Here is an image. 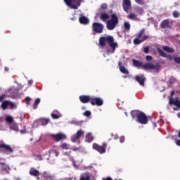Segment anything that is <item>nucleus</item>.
<instances>
[{"instance_id": "10", "label": "nucleus", "mask_w": 180, "mask_h": 180, "mask_svg": "<svg viewBox=\"0 0 180 180\" xmlns=\"http://www.w3.org/2000/svg\"><path fill=\"white\" fill-rule=\"evenodd\" d=\"M122 8L126 13H129V11L131 8V1L130 0H123L122 1Z\"/></svg>"}, {"instance_id": "58", "label": "nucleus", "mask_w": 180, "mask_h": 180, "mask_svg": "<svg viewBox=\"0 0 180 180\" xmlns=\"http://www.w3.org/2000/svg\"><path fill=\"white\" fill-rule=\"evenodd\" d=\"M20 133H21L22 134H23V133H25V132H23V130H20Z\"/></svg>"}, {"instance_id": "49", "label": "nucleus", "mask_w": 180, "mask_h": 180, "mask_svg": "<svg viewBox=\"0 0 180 180\" xmlns=\"http://www.w3.org/2000/svg\"><path fill=\"white\" fill-rule=\"evenodd\" d=\"M102 180H113L111 177L103 178Z\"/></svg>"}, {"instance_id": "24", "label": "nucleus", "mask_w": 180, "mask_h": 180, "mask_svg": "<svg viewBox=\"0 0 180 180\" xmlns=\"http://www.w3.org/2000/svg\"><path fill=\"white\" fill-rule=\"evenodd\" d=\"M118 65H120V71L122 72V74L129 75V70L124 68V66H122V63L119 62Z\"/></svg>"}, {"instance_id": "11", "label": "nucleus", "mask_w": 180, "mask_h": 180, "mask_svg": "<svg viewBox=\"0 0 180 180\" xmlns=\"http://www.w3.org/2000/svg\"><path fill=\"white\" fill-rule=\"evenodd\" d=\"M157 51L158 53H159L160 56L161 57H163L164 58H165L167 57V58H168V60H169V61H172V60H174V58H175V57H172V56L171 55H167L165 52H164V51H162V49H161V48L158 47L157 48Z\"/></svg>"}, {"instance_id": "47", "label": "nucleus", "mask_w": 180, "mask_h": 180, "mask_svg": "<svg viewBox=\"0 0 180 180\" xmlns=\"http://www.w3.org/2000/svg\"><path fill=\"white\" fill-rule=\"evenodd\" d=\"M54 153H55L56 157H57L58 155H60V152H58V150H54Z\"/></svg>"}, {"instance_id": "8", "label": "nucleus", "mask_w": 180, "mask_h": 180, "mask_svg": "<svg viewBox=\"0 0 180 180\" xmlns=\"http://www.w3.org/2000/svg\"><path fill=\"white\" fill-rule=\"evenodd\" d=\"M90 103L92 106H95V105H96V106H102V105H103V99L99 97H91Z\"/></svg>"}, {"instance_id": "46", "label": "nucleus", "mask_w": 180, "mask_h": 180, "mask_svg": "<svg viewBox=\"0 0 180 180\" xmlns=\"http://www.w3.org/2000/svg\"><path fill=\"white\" fill-rule=\"evenodd\" d=\"M120 143H124V136H121L120 138Z\"/></svg>"}, {"instance_id": "26", "label": "nucleus", "mask_w": 180, "mask_h": 180, "mask_svg": "<svg viewBox=\"0 0 180 180\" xmlns=\"http://www.w3.org/2000/svg\"><path fill=\"white\" fill-rule=\"evenodd\" d=\"M132 63H133L134 67H140V68H143V66L144 65H143V62L139 61L136 59H133Z\"/></svg>"}, {"instance_id": "35", "label": "nucleus", "mask_w": 180, "mask_h": 180, "mask_svg": "<svg viewBox=\"0 0 180 180\" xmlns=\"http://www.w3.org/2000/svg\"><path fill=\"white\" fill-rule=\"evenodd\" d=\"M124 27L125 30H130V27H131L130 22H125L124 23Z\"/></svg>"}, {"instance_id": "56", "label": "nucleus", "mask_w": 180, "mask_h": 180, "mask_svg": "<svg viewBox=\"0 0 180 180\" xmlns=\"http://www.w3.org/2000/svg\"><path fill=\"white\" fill-rule=\"evenodd\" d=\"M173 109H174V110H178V108L177 107L176 108H174Z\"/></svg>"}, {"instance_id": "50", "label": "nucleus", "mask_w": 180, "mask_h": 180, "mask_svg": "<svg viewBox=\"0 0 180 180\" xmlns=\"http://www.w3.org/2000/svg\"><path fill=\"white\" fill-rule=\"evenodd\" d=\"M176 146H179L180 147V140H177L176 141Z\"/></svg>"}, {"instance_id": "39", "label": "nucleus", "mask_w": 180, "mask_h": 180, "mask_svg": "<svg viewBox=\"0 0 180 180\" xmlns=\"http://www.w3.org/2000/svg\"><path fill=\"white\" fill-rule=\"evenodd\" d=\"M30 101H32V98H30V97L25 98V103L27 106L28 105H30Z\"/></svg>"}, {"instance_id": "43", "label": "nucleus", "mask_w": 180, "mask_h": 180, "mask_svg": "<svg viewBox=\"0 0 180 180\" xmlns=\"http://www.w3.org/2000/svg\"><path fill=\"white\" fill-rule=\"evenodd\" d=\"M135 2L139 5H144V0H135Z\"/></svg>"}, {"instance_id": "41", "label": "nucleus", "mask_w": 180, "mask_h": 180, "mask_svg": "<svg viewBox=\"0 0 180 180\" xmlns=\"http://www.w3.org/2000/svg\"><path fill=\"white\" fill-rule=\"evenodd\" d=\"M143 51L145 54H148V53H150V47L146 46L143 49Z\"/></svg>"}, {"instance_id": "15", "label": "nucleus", "mask_w": 180, "mask_h": 180, "mask_svg": "<svg viewBox=\"0 0 180 180\" xmlns=\"http://www.w3.org/2000/svg\"><path fill=\"white\" fill-rule=\"evenodd\" d=\"M169 105H174L177 109H180V101L179 97H176L174 100L169 101Z\"/></svg>"}, {"instance_id": "25", "label": "nucleus", "mask_w": 180, "mask_h": 180, "mask_svg": "<svg viewBox=\"0 0 180 180\" xmlns=\"http://www.w3.org/2000/svg\"><path fill=\"white\" fill-rule=\"evenodd\" d=\"M79 180H91V176L88 173L82 174Z\"/></svg>"}, {"instance_id": "18", "label": "nucleus", "mask_w": 180, "mask_h": 180, "mask_svg": "<svg viewBox=\"0 0 180 180\" xmlns=\"http://www.w3.org/2000/svg\"><path fill=\"white\" fill-rule=\"evenodd\" d=\"M160 27L161 29H167L168 27L169 29H171V25H169V20L166 19L160 23Z\"/></svg>"}, {"instance_id": "53", "label": "nucleus", "mask_w": 180, "mask_h": 180, "mask_svg": "<svg viewBox=\"0 0 180 180\" xmlns=\"http://www.w3.org/2000/svg\"><path fill=\"white\" fill-rule=\"evenodd\" d=\"M77 150H78V148H75L72 149L73 151H77Z\"/></svg>"}, {"instance_id": "17", "label": "nucleus", "mask_w": 180, "mask_h": 180, "mask_svg": "<svg viewBox=\"0 0 180 180\" xmlns=\"http://www.w3.org/2000/svg\"><path fill=\"white\" fill-rule=\"evenodd\" d=\"M147 39H148V35L144 34V35H143L141 39H134V44H136V45L141 44V43H143V41H146V40H147Z\"/></svg>"}, {"instance_id": "54", "label": "nucleus", "mask_w": 180, "mask_h": 180, "mask_svg": "<svg viewBox=\"0 0 180 180\" xmlns=\"http://www.w3.org/2000/svg\"><path fill=\"white\" fill-rule=\"evenodd\" d=\"M139 11L140 12H143V8H139Z\"/></svg>"}, {"instance_id": "5", "label": "nucleus", "mask_w": 180, "mask_h": 180, "mask_svg": "<svg viewBox=\"0 0 180 180\" xmlns=\"http://www.w3.org/2000/svg\"><path fill=\"white\" fill-rule=\"evenodd\" d=\"M82 0H64V2L67 6H70L71 9H78L79 6H81V1Z\"/></svg>"}, {"instance_id": "1", "label": "nucleus", "mask_w": 180, "mask_h": 180, "mask_svg": "<svg viewBox=\"0 0 180 180\" xmlns=\"http://www.w3.org/2000/svg\"><path fill=\"white\" fill-rule=\"evenodd\" d=\"M110 46L112 49V51L116 50V47H117V42H115V38L112 36H107V37H101L99 38V45L101 47H105L106 44Z\"/></svg>"}, {"instance_id": "28", "label": "nucleus", "mask_w": 180, "mask_h": 180, "mask_svg": "<svg viewBox=\"0 0 180 180\" xmlns=\"http://www.w3.org/2000/svg\"><path fill=\"white\" fill-rule=\"evenodd\" d=\"M9 101H4L2 102L1 107L3 109V110H6L9 107Z\"/></svg>"}, {"instance_id": "48", "label": "nucleus", "mask_w": 180, "mask_h": 180, "mask_svg": "<svg viewBox=\"0 0 180 180\" xmlns=\"http://www.w3.org/2000/svg\"><path fill=\"white\" fill-rule=\"evenodd\" d=\"M5 99V95H2L0 96V102H2V101Z\"/></svg>"}, {"instance_id": "30", "label": "nucleus", "mask_w": 180, "mask_h": 180, "mask_svg": "<svg viewBox=\"0 0 180 180\" xmlns=\"http://www.w3.org/2000/svg\"><path fill=\"white\" fill-rule=\"evenodd\" d=\"M128 19H131V20H139V18H137V14L131 13L127 16Z\"/></svg>"}, {"instance_id": "2", "label": "nucleus", "mask_w": 180, "mask_h": 180, "mask_svg": "<svg viewBox=\"0 0 180 180\" xmlns=\"http://www.w3.org/2000/svg\"><path fill=\"white\" fill-rule=\"evenodd\" d=\"M131 116L132 119H136V122L141 123V124H147L148 123L147 115L139 110L131 111Z\"/></svg>"}, {"instance_id": "9", "label": "nucleus", "mask_w": 180, "mask_h": 180, "mask_svg": "<svg viewBox=\"0 0 180 180\" xmlns=\"http://www.w3.org/2000/svg\"><path fill=\"white\" fill-rule=\"evenodd\" d=\"M51 137H52L56 143H58V141H61V140H65L67 135L64 133H58L56 134H51Z\"/></svg>"}, {"instance_id": "42", "label": "nucleus", "mask_w": 180, "mask_h": 180, "mask_svg": "<svg viewBox=\"0 0 180 180\" xmlns=\"http://www.w3.org/2000/svg\"><path fill=\"white\" fill-rule=\"evenodd\" d=\"M84 116H86V117H89V116H91V111H89V110H86V111L84 112Z\"/></svg>"}, {"instance_id": "27", "label": "nucleus", "mask_w": 180, "mask_h": 180, "mask_svg": "<svg viewBox=\"0 0 180 180\" xmlns=\"http://www.w3.org/2000/svg\"><path fill=\"white\" fill-rule=\"evenodd\" d=\"M162 50H164V51H166V53H175V50H174V49L168 46H165L162 47Z\"/></svg>"}, {"instance_id": "36", "label": "nucleus", "mask_w": 180, "mask_h": 180, "mask_svg": "<svg viewBox=\"0 0 180 180\" xmlns=\"http://www.w3.org/2000/svg\"><path fill=\"white\" fill-rule=\"evenodd\" d=\"M8 109H16V105L12 101H9Z\"/></svg>"}, {"instance_id": "14", "label": "nucleus", "mask_w": 180, "mask_h": 180, "mask_svg": "<svg viewBox=\"0 0 180 180\" xmlns=\"http://www.w3.org/2000/svg\"><path fill=\"white\" fill-rule=\"evenodd\" d=\"M91 96L82 95L79 96V99L82 103H88V102L91 103Z\"/></svg>"}, {"instance_id": "34", "label": "nucleus", "mask_w": 180, "mask_h": 180, "mask_svg": "<svg viewBox=\"0 0 180 180\" xmlns=\"http://www.w3.org/2000/svg\"><path fill=\"white\" fill-rule=\"evenodd\" d=\"M60 148H62V150H70V145L67 144L65 143H63L61 146H60Z\"/></svg>"}, {"instance_id": "45", "label": "nucleus", "mask_w": 180, "mask_h": 180, "mask_svg": "<svg viewBox=\"0 0 180 180\" xmlns=\"http://www.w3.org/2000/svg\"><path fill=\"white\" fill-rule=\"evenodd\" d=\"M146 61H152L153 60V56H146Z\"/></svg>"}, {"instance_id": "37", "label": "nucleus", "mask_w": 180, "mask_h": 180, "mask_svg": "<svg viewBox=\"0 0 180 180\" xmlns=\"http://www.w3.org/2000/svg\"><path fill=\"white\" fill-rule=\"evenodd\" d=\"M174 95H175V91H172L170 94V96H168L169 101H174Z\"/></svg>"}, {"instance_id": "6", "label": "nucleus", "mask_w": 180, "mask_h": 180, "mask_svg": "<svg viewBox=\"0 0 180 180\" xmlns=\"http://www.w3.org/2000/svg\"><path fill=\"white\" fill-rule=\"evenodd\" d=\"M143 70H155L156 72H160L161 70V65L156 63L155 65L150 63H146L143 65Z\"/></svg>"}, {"instance_id": "23", "label": "nucleus", "mask_w": 180, "mask_h": 180, "mask_svg": "<svg viewBox=\"0 0 180 180\" xmlns=\"http://www.w3.org/2000/svg\"><path fill=\"white\" fill-rule=\"evenodd\" d=\"M100 19L103 22H106V20H108V19H110V16H109V14H108V13H102L100 15Z\"/></svg>"}, {"instance_id": "4", "label": "nucleus", "mask_w": 180, "mask_h": 180, "mask_svg": "<svg viewBox=\"0 0 180 180\" xmlns=\"http://www.w3.org/2000/svg\"><path fill=\"white\" fill-rule=\"evenodd\" d=\"M92 148L96 150V151H98L100 154H105V153H106V148H108V143L103 142L102 146H100L99 144L94 143L92 145Z\"/></svg>"}, {"instance_id": "29", "label": "nucleus", "mask_w": 180, "mask_h": 180, "mask_svg": "<svg viewBox=\"0 0 180 180\" xmlns=\"http://www.w3.org/2000/svg\"><path fill=\"white\" fill-rule=\"evenodd\" d=\"M11 130H13L14 131H19V126L16 122H13L10 126Z\"/></svg>"}, {"instance_id": "32", "label": "nucleus", "mask_w": 180, "mask_h": 180, "mask_svg": "<svg viewBox=\"0 0 180 180\" xmlns=\"http://www.w3.org/2000/svg\"><path fill=\"white\" fill-rule=\"evenodd\" d=\"M6 122L7 123H9L10 124H12L13 123V117H12L11 115H8L6 117Z\"/></svg>"}, {"instance_id": "21", "label": "nucleus", "mask_w": 180, "mask_h": 180, "mask_svg": "<svg viewBox=\"0 0 180 180\" xmlns=\"http://www.w3.org/2000/svg\"><path fill=\"white\" fill-rule=\"evenodd\" d=\"M30 175H31L32 176H39V175H40V172H39V170L32 167L30 169V172H29Z\"/></svg>"}, {"instance_id": "13", "label": "nucleus", "mask_w": 180, "mask_h": 180, "mask_svg": "<svg viewBox=\"0 0 180 180\" xmlns=\"http://www.w3.org/2000/svg\"><path fill=\"white\" fill-rule=\"evenodd\" d=\"M135 79L137 82H139L141 86H144V82L146 79L144 75H141V76H139V75L135 76Z\"/></svg>"}, {"instance_id": "55", "label": "nucleus", "mask_w": 180, "mask_h": 180, "mask_svg": "<svg viewBox=\"0 0 180 180\" xmlns=\"http://www.w3.org/2000/svg\"><path fill=\"white\" fill-rule=\"evenodd\" d=\"M37 158H41V155H37Z\"/></svg>"}, {"instance_id": "59", "label": "nucleus", "mask_w": 180, "mask_h": 180, "mask_svg": "<svg viewBox=\"0 0 180 180\" xmlns=\"http://www.w3.org/2000/svg\"><path fill=\"white\" fill-rule=\"evenodd\" d=\"M28 83H29V84H31V83H32V81H28Z\"/></svg>"}, {"instance_id": "19", "label": "nucleus", "mask_w": 180, "mask_h": 180, "mask_svg": "<svg viewBox=\"0 0 180 180\" xmlns=\"http://www.w3.org/2000/svg\"><path fill=\"white\" fill-rule=\"evenodd\" d=\"M79 22L81 25H88L89 23V19L84 15H82L79 18Z\"/></svg>"}, {"instance_id": "44", "label": "nucleus", "mask_w": 180, "mask_h": 180, "mask_svg": "<svg viewBox=\"0 0 180 180\" xmlns=\"http://www.w3.org/2000/svg\"><path fill=\"white\" fill-rule=\"evenodd\" d=\"M51 117H53V119H60V116L55 113H51Z\"/></svg>"}, {"instance_id": "16", "label": "nucleus", "mask_w": 180, "mask_h": 180, "mask_svg": "<svg viewBox=\"0 0 180 180\" xmlns=\"http://www.w3.org/2000/svg\"><path fill=\"white\" fill-rule=\"evenodd\" d=\"M0 148H2L7 153H13V149L12 148V147H11V146L5 144V143L0 144Z\"/></svg>"}, {"instance_id": "20", "label": "nucleus", "mask_w": 180, "mask_h": 180, "mask_svg": "<svg viewBox=\"0 0 180 180\" xmlns=\"http://www.w3.org/2000/svg\"><path fill=\"white\" fill-rule=\"evenodd\" d=\"M38 122L41 123L42 126H47L49 123H51L50 118H41L38 120Z\"/></svg>"}, {"instance_id": "52", "label": "nucleus", "mask_w": 180, "mask_h": 180, "mask_svg": "<svg viewBox=\"0 0 180 180\" xmlns=\"http://www.w3.org/2000/svg\"><path fill=\"white\" fill-rule=\"evenodd\" d=\"M77 20V18L75 17H73L71 18V20Z\"/></svg>"}, {"instance_id": "40", "label": "nucleus", "mask_w": 180, "mask_h": 180, "mask_svg": "<svg viewBox=\"0 0 180 180\" xmlns=\"http://www.w3.org/2000/svg\"><path fill=\"white\" fill-rule=\"evenodd\" d=\"M173 16L176 18H179V12H178L177 11H174L173 12Z\"/></svg>"}, {"instance_id": "51", "label": "nucleus", "mask_w": 180, "mask_h": 180, "mask_svg": "<svg viewBox=\"0 0 180 180\" xmlns=\"http://www.w3.org/2000/svg\"><path fill=\"white\" fill-rule=\"evenodd\" d=\"M4 71H6V72H8V71H9V68L5 67V68H4Z\"/></svg>"}, {"instance_id": "31", "label": "nucleus", "mask_w": 180, "mask_h": 180, "mask_svg": "<svg viewBox=\"0 0 180 180\" xmlns=\"http://www.w3.org/2000/svg\"><path fill=\"white\" fill-rule=\"evenodd\" d=\"M146 32V29L143 28L139 33L137 35V38L135 39H138L139 40H140V39H141V37H143V34H144Z\"/></svg>"}, {"instance_id": "3", "label": "nucleus", "mask_w": 180, "mask_h": 180, "mask_svg": "<svg viewBox=\"0 0 180 180\" xmlns=\"http://www.w3.org/2000/svg\"><path fill=\"white\" fill-rule=\"evenodd\" d=\"M117 23H119V18L116 14H111L110 20L107 21L106 27L108 30H113L117 26Z\"/></svg>"}, {"instance_id": "57", "label": "nucleus", "mask_w": 180, "mask_h": 180, "mask_svg": "<svg viewBox=\"0 0 180 180\" xmlns=\"http://www.w3.org/2000/svg\"><path fill=\"white\" fill-rule=\"evenodd\" d=\"M177 116H178V117H180V113L179 112H178Z\"/></svg>"}, {"instance_id": "7", "label": "nucleus", "mask_w": 180, "mask_h": 180, "mask_svg": "<svg viewBox=\"0 0 180 180\" xmlns=\"http://www.w3.org/2000/svg\"><path fill=\"white\" fill-rule=\"evenodd\" d=\"M91 27L94 33H98V34H101V33H103V25H102L101 23L94 22L92 24Z\"/></svg>"}, {"instance_id": "22", "label": "nucleus", "mask_w": 180, "mask_h": 180, "mask_svg": "<svg viewBox=\"0 0 180 180\" xmlns=\"http://www.w3.org/2000/svg\"><path fill=\"white\" fill-rule=\"evenodd\" d=\"M94 139V136H92V133L89 132L86 134L85 141L86 143H92Z\"/></svg>"}, {"instance_id": "12", "label": "nucleus", "mask_w": 180, "mask_h": 180, "mask_svg": "<svg viewBox=\"0 0 180 180\" xmlns=\"http://www.w3.org/2000/svg\"><path fill=\"white\" fill-rule=\"evenodd\" d=\"M84 130H82V129L78 130L77 131V133L72 136L71 141L72 143H75V141H77V140H79V139H81V136H82V134H84Z\"/></svg>"}, {"instance_id": "38", "label": "nucleus", "mask_w": 180, "mask_h": 180, "mask_svg": "<svg viewBox=\"0 0 180 180\" xmlns=\"http://www.w3.org/2000/svg\"><path fill=\"white\" fill-rule=\"evenodd\" d=\"M100 9H101L102 11H106V9H108V4H101Z\"/></svg>"}, {"instance_id": "33", "label": "nucleus", "mask_w": 180, "mask_h": 180, "mask_svg": "<svg viewBox=\"0 0 180 180\" xmlns=\"http://www.w3.org/2000/svg\"><path fill=\"white\" fill-rule=\"evenodd\" d=\"M40 103V98H37L34 101V103L32 105L33 109H37V106Z\"/></svg>"}]
</instances>
